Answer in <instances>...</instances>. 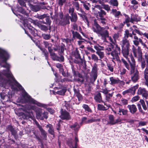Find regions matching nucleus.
<instances>
[{"instance_id":"6","label":"nucleus","mask_w":148,"mask_h":148,"mask_svg":"<svg viewBox=\"0 0 148 148\" xmlns=\"http://www.w3.org/2000/svg\"><path fill=\"white\" fill-rule=\"evenodd\" d=\"M109 29L108 27H106L105 28L102 27L101 29L98 34L104 40H106V37H108Z\"/></svg>"},{"instance_id":"23","label":"nucleus","mask_w":148,"mask_h":148,"mask_svg":"<svg viewBox=\"0 0 148 148\" xmlns=\"http://www.w3.org/2000/svg\"><path fill=\"white\" fill-rule=\"evenodd\" d=\"M29 5L31 9L33 11L36 12L39 11L40 9V8L38 5H33L31 4H29Z\"/></svg>"},{"instance_id":"24","label":"nucleus","mask_w":148,"mask_h":148,"mask_svg":"<svg viewBox=\"0 0 148 148\" xmlns=\"http://www.w3.org/2000/svg\"><path fill=\"white\" fill-rule=\"evenodd\" d=\"M113 50L114 47L112 45L107 47L105 49L106 53L108 55L111 54V52L113 51Z\"/></svg>"},{"instance_id":"31","label":"nucleus","mask_w":148,"mask_h":148,"mask_svg":"<svg viewBox=\"0 0 148 148\" xmlns=\"http://www.w3.org/2000/svg\"><path fill=\"white\" fill-rule=\"evenodd\" d=\"M72 33L73 38L76 37L79 39H82V38L80 35L77 32H73Z\"/></svg>"},{"instance_id":"44","label":"nucleus","mask_w":148,"mask_h":148,"mask_svg":"<svg viewBox=\"0 0 148 148\" xmlns=\"http://www.w3.org/2000/svg\"><path fill=\"white\" fill-rule=\"evenodd\" d=\"M82 107L85 109V110L88 112H91V110L90 108L86 104H83L82 106Z\"/></svg>"},{"instance_id":"21","label":"nucleus","mask_w":148,"mask_h":148,"mask_svg":"<svg viewBox=\"0 0 148 148\" xmlns=\"http://www.w3.org/2000/svg\"><path fill=\"white\" fill-rule=\"evenodd\" d=\"M69 18L67 16L64 17L62 20L60 21L59 22V24L62 25L69 24Z\"/></svg>"},{"instance_id":"15","label":"nucleus","mask_w":148,"mask_h":148,"mask_svg":"<svg viewBox=\"0 0 148 148\" xmlns=\"http://www.w3.org/2000/svg\"><path fill=\"white\" fill-rule=\"evenodd\" d=\"M128 61L130 64L131 67L130 71L131 73H132L135 70V60L132 56L131 57V60H128Z\"/></svg>"},{"instance_id":"45","label":"nucleus","mask_w":148,"mask_h":148,"mask_svg":"<svg viewBox=\"0 0 148 148\" xmlns=\"http://www.w3.org/2000/svg\"><path fill=\"white\" fill-rule=\"evenodd\" d=\"M96 53L101 58H103L104 56V54L103 52L97 51L96 52Z\"/></svg>"},{"instance_id":"17","label":"nucleus","mask_w":148,"mask_h":148,"mask_svg":"<svg viewBox=\"0 0 148 148\" xmlns=\"http://www.w3.org/2000/svg\"><path fill=\"white\" fill-rule=\"evenodd\" d=\"M92 29L94 32L98 34L101 29L102 27H101L96 22H95Z\"/></svg>"},{"instance_id":"25","label":"nucleus","mask_w":148,"mask_h":148,"mask_svg":"<svg viewBox=\"0 0 148 148\" xmlns=\"http://www.w3.org/2000/svg\"><path fill=\"white\" fill-rule=\"evenodd\" d=\"M101 121L100 119H96L95 118H92L85 122L86 123H91L95 122H99Z\"/></svg>"},{"instance_id":"2","label":"nucleus","mask_w":148,"mask_h":148,"mask_svg":"<svg viewBox=\"0 0 148 148\" xmlns=\"http://www.w3.org/2000/svg\"><path fill=\"white\" fill-rule=\"evenodd\" d=\"M30 109H32L36 112V116L37 118L42 120L44 118L47 119V112H44L42 113V110L40 108H38L34 106L31 107Z\"/></svg>"},{"instance_id":"52","label":"nucleus","mask_w":148,"mask_h":148,"mask_svg":"<svg viewBox=\"0 0 148 148\" xmlns=\"http://www.w3.org/2000/svg\"><path fill=\"white\" fill-rule=\"evenodd\" d=\"M112 97V94L110 93L106 95V100L108 101H109L110 99Z\"/></svg>"},{"instance_id":"26","label":"nucleus","mask_w":148,"mask_h":148,"mask_svg":"<svg viewBox=\"0 0 148 148\" xmlns=\"http://www.w3.org/2000/svg\"><path fill=\"white\" fill-rule=\"evenodd\" d=\"M95 99L97 101L99 102H103L102 100L101 93H98L95 97Z\"/></svg>"},{"instance_id":"56","label":"nucleus","mask_w":148,"mask_h":148,"mask_svg":"<svg viewBox=\"0 0 148 148\" xmlns=\"http://www.w3.org/2000/svg\"><path fill=\"white\" fill-rule=\"evenodd\" d=\"M91 58L94 61H97L98 60V57L95 55L92 54L91 55Z\"/></svg>"},{"instance_id":"28","label":"nucleus","mask_w":148,"mask_h":148,"mask_svg":"<svg viewBox=\"0 0 148 148\" xmlns=\"http://www.w3.org/2000/svg\"><path fill=\"white\" fill-rule=\"evenodd\" d=\"M36 124L38 127L39 128V130L41 132L42 134L44 135V136H46V132L45 131L42 129L41 126H40V125L38 124V123L36 122Z\"/></svg>"},{"instance_id":"50","label":"nucleus","mask_w":148,"mask_h":148,"mask_svg":"<svg viewBox=\"0 0 148 148\" xmlns=\"http://www.w3.org/2000/svg\"><path fill=\"white\" fill-rule=\"evenodd\" d=\"M147 122L145 121H140L139 123L138 126H144L147 125Z\"/></svg>"},{"instance_id":"10","label":"nucleus","mask_w":148,"mask_h":148,"mask_svg":"<svg viewBox=\"0 0 148 148\" xmlns=\"http://www.w3.org/2000/svg\"><path fill=\"white\" fill-rule=\"evenodd\" d=\"M120 43L122 49L129 48L130 44L129 41L127 39L123 38L122 41L120 42Z\"/></svg>"},{"instance_id":"16","label":"nucleus","mask_w":148,"mask_h":148,"mask_svg":"<svg viewBox=\"0 0 148 148\" xmlns=\"http://www.w3.org/2000/svg\"><path fill=\"white\" fill-rule=\"evenodd\" d=\"M60 117L62 119L67 120H69L71 118L69 113L66 111H64L61 112Z\"/></svg>"},{"instance_id":"41","label":"nucleus","mask_w":148,"mask_h":148,"mask_svg":"<svg viewBox=\"0 0 148 148\" xmlns=\"http://www.w3.org/2000/svg\"><path fill=\"white\" fill-rule=\"evenodd\" d=\"M71 127L72 128H74V130L75 131H77L80 127L77 123H75L73 125L71 126Z\"/></svg>"},{"instance_id":"43","label":"nucleus","mask_w":148,"mask_h":148,"mask_svg":"<svg viewBox=\"0 0 148 148\" xmlns=\"http://www.w3.org/2000/svg\"><path fill=\"white\" fill-rule=\"evenodd\" d=\"M66 91V90L64 89H63L60 91H57L56 92V94L60 95H63L64 94Z\"/></svg>"},{"instance_id":"51","label":"nucleus","mask_w":148,"mask_h":148,"mask_svg":"<svg viewBox=\"0 0 148 148\" xmlns=\"http://www.w3.org/2000/svg\"><path fill=\"white\" fill-rule=\"evenodd\" d=\"M74 9L73 8L70 7L69 9V13L71 14V15L73 14L74 13H75L74 12Z\"/></svg>"},{"instance_id":"61","label":"nucleus","mask_w":148,"mask_h":148,"mask_svg":"<svg viewBox=\"0 0 148 148\" xmlns=\"http://www.w3.org/2000/svg\"><path fill=\"white\" fill-rule=\"evenodd\" d=\"M97 72V68L96 66H94L92 70V74L93 73L95 76L96 75Z\"/></svg>"},{"instance_id":"35","label":"nucleus","mask_w":148,"mask_h":148,"mask_svg":"<svg viewBox=\"0 0 148 148\" xmlns=\"http://www.w3.org/2000/svg\"><path fill=\"white\" fill-rule=\"evenodd\" d=\"M144 77L146 82L148 81V67H147L145 71Z\"/></svg>"},{"instance_id":"3","label":"nucleus","mask_w":148,"mask_h":148,"mask_svg":"<svg viewBox=\"0 0 148 148\" xmlns=\"http://www.w3.org/2000/svg\"><path fill=\"white\" fill-rule=\"evenodd\" d=\"M134 32H135L140 35H143L145 36L148 39V34L145 33L143 34L139 31L138 29H135L134 31H132V34L134 35L133 37L134 40H133V42L134 44L136 46H138L139 45V42H142V40L140 38H138L137 36L135 35V34L134 33Z\"/></svg>"},{"instance_id":"63","label":"nucleus","mask_w":148,"mask_h":148,"mask_svg":"<svg viewBox=\"0 0 148 148\" xmlns=\"http://www.w3.org/2000/svg\"><path fill=\"white\" fill-rule=\"evenodd\" d=\"M107 66L109 70L111 72H112L113 71V68L112 66L110 64H107Z\"/></svg>"},{"instance_id":"42","label":"nucleus","mask_w":148,"mask_h":148,"mask_svg":"<svg viewBox=\"0 0 148 148\" xmlns=\"http://www.w3.org/2000/svg\"><path fill=\"white\" fill-rule=\"evenodd\" d=\"M38 26L42 30L46 31L48 30L47 27L45 25L39 24L38 25Z\"/></svg>"},{"instance_id":"5","label":"nucleus","mask_w":148,"mask_h":148,"mask_svg":"<svg viewBox=\"0 0 148 148\" xmlns=\"http://www.w3.org/2000/svg\"><path fill=\"white\" fill-rule=\"evenodd\" d=\"M132 51L134 53V56L137 57L139 61L142 59V53L140 47H138L137 49L134 46H132Z\"/></svg>"},{"instance_id":"57","label":"nucleus","mask_w":148,"mask_h":148,"mask_svg":"<svg viewBox=\"0 0 148 148\" xmlns=\"http://www.w3.org/2000/svg\"><path fill=\"white\" fill-rule=\"evenodd\" d=\"M119 37V33L114 34L113 36V37L114 40L115 41Z\"/></svg>"},{"instance_id":"1","label":"nucleus","mask_w":148,"mask_h":148,"mask_svg":"<svg viewBox=\"0 0 148 148\" xmlns=\"http://www.w3.org/2000/svg\"><path fill=\"white\" fill-rule=\"evenodd\" d=\"M9 57V55L6 51L0 48V57L2 61L0 63V65L1 66L6 68V70H3L2 73L0 72V76L3 74L6 76L8 79L7 81H4V83L6 82L11 85V83L13 81L14 82L15 85L18 87V82L15 79L11 72L9 71V68L10 66L6 62V61Z\"/></svg>"},{"instance_id":"9","label":"nucleus","mask_w":148,"mask_h":148,"mask_svg":"<svg viewBox=\"0 0 148 148\" xmlns=\"http://www.w3.org/2000/svg\"><path fill=\"white\" fill-rule=\"evenodd\" d=\"M137 94L139 95H142L145 99H148V92L144 88H139L138 89Z\"/></svg>"},{"instance_id":"55","label":"nucleus","mask_w":148,"mask_h":148,"mask_svg":"<svg viewBox=\"0 0 148 148\" xmlns=\"http://www.w3.org/2000/svg\"><path fill=\"white\" fill-rule=\"evenodd\" d=\"M44 44L46 47H48L49 50V51H50L51 50V48L48 46L49 45V44L48 42H47L45 41L44 42Z\"/></svg>"},{"instance_id":"7","label":"nucleus","mask_w":148,"mask_h":148,"mask_svg":"<svg viewBox=\"0 0 148 148\" xmlns=\"http://www.w3.org/2000/svg\"><path fill=\"white\" fill-rule=\"evenodd\" d=\"M125 19V21L126 23L131 22L134 23V22H137L140 21V18L138 17L137 15L132 14L131 18L128 17L127 16H126V18Z\"/></svg>"},{"instance_id":"27","label":"nucleus","mask_w":148,"mask_h":148,"mask_svg":"<svg viewBox=\"0 0 148 148\" xmlns=\"http://www.w3.org/2000/svg\"><path fill=\"white\" fill-rule=\"evenodd\" d=\"M101 7L99 5H96L95 6L94 8H92V9L93 10V12L95 14H97L98 13V12H99L100 11H99L98 10V9H99V10H100Z\"/></svg>"},{"instance_id":"14","label":"nucleus","mask_w":148,"mask_h":148,"mask_svg":"<svg viewBox=\"0 0 148 148\" xmlns=\"http://www.w3.org/2000/svg\"><path fill=\"white\" fill-rule=\"evenodd\" d=\"M1 98L3 99H5L7 101H12V95L9 93L8 95H6L4 92L1 93L0 94Z\"/></svg>"},{"instance_id":"59","label":"nucleus","mask_w":148,"mask_h":148,"mask_svg":"<svg viewBox=\"0 0 148 148\" xmlns=\"http://www.w3.org/2000/svg\"><path fill=\"white\" fill-rule=\"evenodd\" d=\"M103 8L106 10L109 11L110 10V7L108 5L103 4Z\"/></svg>"},{"instance_id":"34","label":"nucleus","mask_w":148,"mask_h":148,"mask_svg":"<svg viewBox=\"0 0 148 148\" xmlns=\"http://www.w3.org/2000/svg\"><path fill=\"white\" fill-rule=\"evenodd\" d=\"M74 92L75 95L77 97L79 101L81 100L82 99V96L79 92L76 91L75 89L74 90Z\"/></svg>"},{"instance_id":"47","label":"nucleus","mask_w":148,"mask_h":148,"mask_svg":"<svg viewBox=\"0 0 148 148\" xmlns=\"http://www.w3.org/2000/svg\"><path fill=\"white\" fill-rule=\"evenodd\" d=\"M98 108L99 110H106L103 105L100 104L98 105Z\"/></svg>"},{"instance_id":"19","label":"nucleus","mask_w":148,"mask_h":148,"mask_svg":"<svg viewBox=\"0 0 148 148\" xmlns=\"http://www.w3.org/2000/svg\"><path fill=\"white\" fill-rule=\"evenodd\" d=\"M130 112L132 114H134L137 111V108L136 106L134 104L128 105L127 106Z\"/></svg>"},{"instance_id":"13","label":"nucleus","mask_w":148,"mask_h":148,"mask_svg":"<svg viewBox=\"0 0 148 148\" xmlns=\"http://www.w3.org/2000/svg\"><path fill=\"white\" fill-rule=\"evenodd\" d=\"M78 139L77 137H75V141L73 142L71 139L68 141V145L71 148H77V143L78 142Z\"/></svg>"},{"instance_id":"12","label":"nucleus","mask_w":148,"mask_h":148,"mask_svg":"<svg viewBox=\"0 0 148 148\" xmlns=\"http://www.w3.org/2000/svg\"><path fill=\"white\" fill-rule=\"evenodd\" d=\"M49 52H50V55L51 58L53 60H56L59 62H62L64 61V58L62 56L59 57L54 53L51 52V50Z\"/></svg>"},{"instance_id":"60","label":"nucleus","mask_w":148,"mask_h":148,"mask_svg":"<svg viewBox=\"0 0 148 148\" xmlns=\"http://www.w3.org/2000/svg\"><path fill=\"white\" fill-rule=\"evenodd\" d=\"M83 5L86 10H89V7L90 6V5L89 3H84L83 4Z\"/></svg>"},{"instance_id":"40","label":"nucleus","mask_w":148,"mask_h":148,"mask_svg":"<svg viewBox=\"0 0 148 148\" xmlns=\"http://www.w3.org/2000/svg\"><path fill=\"white\" fill-rule=\"evenodd\" d=\"M121 61L126 68L129 70L130 69L129 65L127 62L123 58L121 59Z\"/></svg>"},{"instance_id":"30","label":"nucleus","mask_w":148,"mask_h":148,"mask_svg":"<svg viewBox=\"0 0 148 148\" xmlns=\"http://www.w3.org/2000/svg\"><path fill=\"white\" fill-rule=\"evenodd\" d=\"M119 113H118V114H119V115H121V113H122V114L123 115H125L127 114L128 111L126 109H119Z\"/></svg>"},{"instance_id":"36","label":"nucleus","mask_w":148,"mask_h":148,"mask_svg":"<svg viewBox=\"0 0 148 148\" xmlns=\"http://www.w3.org/2000/svg\"><path fill=\"white\" fill-rule=\"evenodd\" d=\"M109 3L111 5L114 6H117L118 5V2L116 0H111Z\"/></svg>"},{"instance_id":"8","label":"nucleus","mask_w":148,"mask_h":148,"mask_svg":"<svg viewBox=\"0 0 148 148\" xmlns=\"http://www.w3.org/2000/svg\"><path fill=\"white\" fill-rule=\"evenodd\" d=\"M113 51L111 52V55L114 59L118 60L119 59L118 55L120 54L121 52V49L118 45H116L115 49L113 50Z\"/></svg>"},{"instance_id":"33","label":"nucleus","mask_w":148,"mask_h":148,"mask_svg":"<svg viewBox=\"0 0 148 148\" xmlns=\"http://www.w3.org/2000/svg\"><path fill=\"white\" fill-rule=\"evenodd\" d=\"M71 21L75 22L77 19V16L76 13L71 15Z\"/></svg>"},{"instance_id":"38","label":"nucleus","mask_w":148,"mask_h":148,"mask_svg":"<svg viewBox=\"0 0 148 148\" xmlns=\"http://www.w3.org/2000/svg\"><path fill=\"white\" fill-rule=\"evenodd\" d=\"M99 12H98V14L100 18H103V16L106 14V12L103 10H101Z\"/></svg>"},{"instance_id":"20","label":"nucleus","mask_w":148,"mask_h":148,"mask_svg":"<svg viewBox=\"0 0 148 148\" xmlns=\"http://www.w3.org/2000/svg\"><path fill=\"white\" fill-rule=\"evenodd\" d=\"M146 102L147 106L146 105L144 101L142 99L140 100V103L142 107L145 110H147L148 111V101L147 100H145Z\"/></svg>"},{"instance_id":"32","label":"nucleus","mask_w":148,"mask_h":148,"mask_svg":"<svg viewBox=\"0 0 148 148\" xmlns=\"http://www.w3.org/2000/svg\"><path fill=\"white\" fill-rule=\"evenodd\" d=\"M110 80L111 81V84H112L117 83L119 82V80L118 79H116L113 77H110Z\"/></svg>"},{"instance_id":"11","label":"nucleus","mask_w":148,"mask_h":148,"mask_svg":"<svg viewBox=\"0 0 148 148\" xmlns=\"http://www.w3.org/2000/svg\"><path fill=\"white\" fill-rule=\"evenodd\" d=\"M131 79L134 82H136L139 79V72L137 70H134V71L132 73L131 72Z\"/></svg>"},{"instance_id":"4","label":"nucleus","mask_w":148,"mask_h":148,"mask_svg":"<svg viewBox=\"0 0 148 148\" xmlns=\"http://www.w3.org/2000/svg\"><path fill=\"white\" fill-rule=\"evenodd\" d=\"M122 123V119L120 117L115 119V117L112 114H110L108 116V124L113 125L118 123L120 124Z\"/></svg>"},{"instance_id":"37","label":"nucleus","mask_w":148,"mask_h":148,"mask_svg":"<svg viewBox=\"0 0 148 148\" xmlns=\"http://www.w3.org/2000/svg\"><path fill=\"white\" fill-rule=\"evenodd\" d=\"M94 48L96 50L98 51L103 50L104 48L103 47L100 46L98 45L94 46Z\"/></svg>"},{"instance_id":"53","label":"nucleus","mask_w":148,"mask_h":148,"mask_svg":"<svg viewBox=\"0 0 148 148\" xmlns=\"http://www.w3.org/2000/svg\"><path fill=\"white\" fill-rule=\"evenodd\" d=\"M73 5L75 7L76 10H79V4L78 2H74L73 3Z\"/></svg>"},{"instance_id":"49","label":"nucleus","mask_w":148,"mask_h":148,"mask_svg":"<svg viewBox=\"0 0 148 148\" xmlns=\"http://www.w3.org/2000/svg\"><path fill=\"white\" fill-rule=\"evenodd\" d=\"M125 36L127 38H128L129 36L131 37H132V34L130 33L128 31L126 30L125 31Z\"/></svg>"},{"instance_id":"18","label":"nucleus","mask_w":148,"mask_h":148,"mask_svg":"<svg viewBox=\"0 0 148 148\" xmlns=\"http://www.w3.org/2000/svg\"><path fill=\"white\" fill-rule=\"evenodd\" d=\"M138 87V85L135 86L130 89L123 92L122 94L123 95H124L127 93L130 92L132 94H134L135 93L136 89H137Z\"/></svg>"},{"instance_id":"39","label":"nucleus","mask_w":148,"mask_h":148,"mask_svg":"<svg viewBox=\"0 0 148 148\" xmlns=\"http://www.w3.org/2000/svg\"><path fill=\"white\" fill-rule=\"evenodd\" d=\"M47 126L49 127V129L48 130L49 132L52 135L53 134H54V131L53 127L52 125L49 124Z\"/></svg>"},{"instance_id":"58","label":"nucleus","mask_w":148,"mask_h":148,"mask_svg":"<svg viewBox=\"0 0 148 148\" xmlns=\"http://www.w3.org/2000/svg\"><path fill=\"white\" fill-rule=\"evenodd\" d=\"M42 37L45 40H48L50 38V36L49 35L44 34L42 35Z\"/></svg>"},{"instance_id":"54","label":"nucleus","mask_w":148,"mask_h":148,"mask_svg":"<svg viewBox=\"0 0 148 148\" xmlns=\"http://www.w3.org/2000/svg\"><path fill=\"white\" fill-rule=\"evenodd\" d=\"M139 97L138 96H136L134 97L132 99V102H136L139 100Z\"/></svg>"},{"instance_id":"64","label":"nucleus","mask_w":148,"mask_h":148,"mask_svg":"<svg viewBox=\"0 0 148 148\" xmlns=\"http://www.w3.org/2000/svg\"><path fill=\"white\" fill-rule=\"evenodd\" d=\"M18 11L22 14H24L25 13V11L22 8H19Z\"/></svg>"},{"instance_id":"48","label":"nucleus","mask_w":148,"mask_h":148,"mask_svg":"<svg viewBox=\"0 0 148 148\" xmlns=\"http://www.w3.org/2000/svg\"><path fill=\"white\" fill-rule=\"evenodd\" d=\"M99 20L100 22L102 24L104 25L106 24V22L105 21H106V19L105 18H100L99 19Z\"/></svg>"},{"instance_id":"62","label":"nucleus","mask_w":148,"mask_h":148,"mask_svg":"<svg viewBox=\"0 0 148 148\" xmlns=\"http://www.w3.org/2000/svg\"><path fill=\"white\" fill-rule=\"evenodd\" d=\"M19 3L21 5L26 6V4L23 0H18Z\"/></svg>"},{"instance_id":"46","label":"nucleus","mask_w":148,"mask_h":148,"mask_svg":"<svg viewBox=\"0 0 148 148\" xmlns=\"http://www.w3.org/2000/svg\"><path fill=\"white\" fill-rule=\"evenodd\" d=\"M27 113L26 114L27 116H28L29 118L32 119L33 118V115L32 112L27 111Z\"/></svg>"},{"instance_id":"22","label":"nucleus","mask_w":148,"mask_h":148,"mask_svg":"<svg viewBox=\"0 0 148 148\" xmlns=\"http://www.w3.org/2000/svg\"><path fill=\"white\" fill-rule=\"evenodd\" d=\"M129 48L122 49V53L123 56L127 59L129 54Z\"/></svg>"},{"instance_id":"29","label":"nucleus","mask_w":148,"mask_h":148,"mask_svg":"<svg viewBox=\"0 0 148 148\" xmlns=\"http://www.w3.org/2000/svg\"><path fill=\"white\" fill-rule=\"evenodd\" d=\"M112 12L115 17L118 18L119 15H121V12L119 11H117L116 9H112Z\"/></svg>"}]
</instances>
